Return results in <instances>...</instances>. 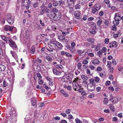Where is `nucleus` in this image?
Returning a JSON list of instances; mask_svg holds the SVG:
<instances>
[{
	"label": "nucleus",
	"instance_id": "38",
	"mask_svg": "<svg viewBox=\"0 0 123 123\" xmlns=\"http://www.w3.org/2000/svg\"><path fill=\"white\" fill-rule=\"evenodd\" d=\"M81 7V6L80 4H78L75 6V8L76 9H80Z\"/></svg>",
	"mask_w": 123,
	"mask_h": 123
},
{
	"label": "nucleus",
	"instance_id": "62",
	"mask_svg": "<svg viewBox=\"0 0 123 123\" xmlns=\"http://www.w3.org/2000/svg\"><path fill=\"white\" fill-rule=\"evenodd\" d=\"M43 86L46 90H48L49 89V87L46 86L45 84H44L43 85Z\"/></svg>",
	"mask_w": 123,
	"mask_h": 123
},
{
	"label": "nucleus",
	"instance_id": "46",
	"mask_svg": "<svg viewBox=\"0 0 123 123\" xmlns=\"http://www.w3.org/2000/svg\"><path fill=\"white\" fill-rule=\"evenodd\" d=\"M37 77H38L39 79H41L42 78V76H41V74L39 73H38L37 74Z\"/></svg>",
	"mask_w": 123,
	"mask_h": 123
},
{
	"label": "nucleus",
	"instance_id": "15",
	"mask_svg": "<svg viewBox=\"0 0 123 123\" xmlns=\"http://www.w3.org/2000/svg\"><path fill=\"white\" fill-rule=\"evenodd\" d=\"M115 20L113 21V24L116 25H117L119 23V21L121 20V18H114Z\"/></svg>",
	"mask_w": 123,
	"mask_h": 123
},
{
	"label": "nucleus",
	"instance_id": "31",
	"mask_svg": "<svg viewBox=\"0 0 123 123\" xmlns=\"http://www.w3.org/2000/svg\"><path fill=\"white\" fill-rule=\"evenodd\" d=\"M117 42L116 41H114V42H113L111 44V45H110L109 46V47L110 48H111V47H116L117 46H116V44Z\"/></svg>",
	"mask_w": 123,
	"mask_h": 123
},
{
	"label": "nucleus",
	"instance_id": "29",
	"mask_svg": "<svg viewBox=\"0 0 123 123\" xmlns=\"http://www.w3.org/2000/svg\"><path fill=\"white\" fill-rule=\"evenodd\" d=\"M121 18L119 12L116 13L115 15L114 18Z\"/></svg>",
	"mask_w": 123,
	"mask_h": 123
},
{
	"label": "nucleus",
	"instance_id": "54",
	"mask_svg": "<svg viewBox=\"0 0 123 123\" xmlns=\"http://www.w3.org/2000/svg\"><path fill=\"white\" fill-rule=\"evenodd\" d=\"M112 29L114 31H115L116 30L117 28L115 25H114L112 27Z\"/></svg>",
	"mask_w": 123,
	"mask_h": 123
},
{
	"label": "nucleus",
	"instance_id": "6",
	"mask_svg": "<svg viewBox=\"0 0 123 123\" xmlns=\"http://www.w3.org/2000/svg\"><path fill=\"white\" fill-rule=\"evenodd\" d=\"M50 18L55 20L57 21L60 19V16L58 14L52 13L51 15Z\"/></svg>",
	"mask_w": 123,
	"mask_h": 123
},
{
	"label": "nucleus",
	"instance_id": "13",
	"mask_svg": "<svg viewBox=\"0 0 123 123\" xmlns=\"http://www.w3.org/2000/svg\"><path fill=\"white\" fill-rule=\"evenodd\" d=\"M77 52L79 55L82 56V57L85 56L86 53L84 50L82 51L80 50H78Z\"/></svg>",
	"mask_w": 123,
	"mask_h": 123
},
{
	"label": "nucleus",
	"instance_id": "45",
	"mask_svg": "<svg viewBox=\"0 0 123 123\" xmlns=\"http://www.w3.org/2000/svg\"><path fill=\"white\" fill-rule=\"evenodd\" d=\"M51 28L52 29L55 31L57 29V28L55 25L52 26L51 27Z\"/></svg>",
	"mask_w": 123,
	"mask_h": 123
},
{
	"label": "nucleus",
	"instance_id": "48",
	"mask_svg": "<svg viewBox=\"0 0 123 123\" xmlns=\"http://www.w3.org/2000/svg\"><path fill=\"white\" fill-rule=\"evenodd\" d=\"M75 121L76 123H82V121L78 118H77L75 119Z\"/></svg>",
	"mask_w": 123,
	"mask_h": 123
},
{
	"label": "nucleus",
	"instance_id": "22",
	"mask_svg": "<svg viewBox=\"0 0 123 123\" xmlns=\"http://www.w3.org/2000/svg\"><path fill=\"white\" fill-rule=\"evenodd\" d=\"M81 86H80L79 85H78L77 86L76 84H75L74 85V86L73 88L74 89V90L75 91H78V89L80 88L81 87Z\"/></svg>",
	"mask_w": 123,
	"mask_h": 123
},
{
	"label": "nucleus",
	"instance_id": "41",
	"mask_svg": "<svg viewBox=\"0 0 123 123\" xmlns=\"http://www.w3.org/2000/svg\"><path fill=\"white\" fill-rule=\"evenodd\" d=\"M102 52L100 50H99L97 53L99 57H101L102 56Z\"/></svg>",
	"mask_w": 123,
	"mask_h": 123
},
{
	"label": "nucleus",
	"instance_id": "63",
	"mask_svg": "<svg viewBox=\"0 0 123 123\" xmlns=\"http://www.w3.org/2000/svg\"><path fill=\"white\" fill-rule=\"evenodd\" d=\"M97 69L98 71H101L102 70V68L101 67L98 66L97 68Z\"/></svg>",
	"mask_w": 123,
	"mask_h": 123
},
{
	"label": "nucleus",
	"instance_id": "57",
	"mask_svg": "<svg viewBox=\"0 0 123 123\" xmlns=\"http://www.w3.org/2000/svg\"><path fill=\"white\" fill-rule=\"evenodd\" d=\"M88 63V62L86 60H85L83 61L82 63L84 64H86Z\"/></svg>",
	"mask_w": 123,
	"mask_h": 123
},
{
	"label": "nucleus",
	"instance_id": "30",
	"mask_svg": "<svg viewBox=\"0 0 123 123\" xmlns=\"http://www.w3.org/2000/svg\"><path fill=\"white\" fill-rule=\"evenodd\" d=\"M27 4L25 6V7L27 9H28L29 7L30 6H31V2L30 1H28L27 2Z\"/></svg>",
	"mask_w": 123,
	"mask_h": 123
},
{
	"label": "nucleus",
	"instance_id": "47",
	"mask_svg": "<svg viewBox=\"0 0 123 123\" xmlns=\"http://www.w3.org/2000/svg\"><path fill=\"white\" fill-rule=\"evenodd\" d=\"M87 55L91 57H92L94 56V54L92 53H87Z\"/></svg>",
	"mask_w": 123,
	"mask_h": 123
},
{
	"label": "nucleus",
	"instance_id": "42",
	"mask_svg": "<svg viewBox=\"0 0 123 123\" xmlns=\"http://www.w3.org/2000/svg\"><path fill=\"white\" fill-rule=\"evenodd\" d=\"M65 55L67 57H71L72 56V55L69 53L66 52Z\"/></svg>",
	"mask_w": 123,
	"mask_h": 123
},
{
	"label": "nucleus",
	"instance_id": "26",
	"mask_svg": "<svg viewBox=\"0 0 123 123\" xmlns=\"http://www.w3.org/2000/svg\"><path fill=\"white\" fill-rule=\"evenodd\" d=\"M52 11L54 12L53 13H56L59 14V11L57 10L56 8H53L52 9Z\"/></svg>",
	"mask_w": 123,
	"mask_h": 123
},
{
	"label": "nucleus",
	"instance_id": "40",
	"mask_svg": "<svg viewBox=\"0 0 123 123\" xmlns=\"http://www.w3.org/2000/svg\"><path fill=\"white\" fill-rule=\"evenodd\" d=\"M25 81L24 79H23L21 82L20 83V85L21 86H24L25 84Z\"/></svg>",
	"mask_w": 123,
	"mask_h": 123
},
{
	"label": "nucleus",
	"instance_id": "4",
	"mask_svg": "<svg viewBox=\"0 0 123 123\" xmlns=\"http://www.w3.org/2000/svg\"><path fill=\"white\" fill-rule=\"evenodd\" d=\"M100 8V5L99 4H96L92 7V12L93 14H95L97 11L99 10Z\"/></svg>",
	"mask_w": 123,
	"mask_h": 123
},
{
	"label": "nucleus",
	"instance_id": "5",
	"mask_svg": "<svg viewBox=\"0 0 123 123\" xmlns=\"http://www.w3.org/2000/svg\"><path fill=\"white\" fill-rule=\"evenodd\" d=\"M49 11V10L47 7L45 6H42L41 7L40 13V15H43L46 12H47Z\"/></svg>",
	"mask_w": 123,
	"mask_h": 123
},
{
	"label": "nucleus",
	"instance_id": "9",
	"mask_svg": "<svg viewBox=\"0 0 123 123\" xmlns=\"http://www.w3.org/2000/svg\"><path fill=\"white\" fill-rule=\"evenodd\" d=\"M87 90L88 91L92 92L95 89V86L91 84H88L87 86Z\"/></svg>",
	"mask_w": 123,
	"mask_h": 123
},
{
	"label": "nucleus",
	"instance_id": "27",
	"mask_svg": "<svg viewBox=\"0 0 123 123\" xmlns=\"http://www.w3.org/2000/svg\"><path fill=\"white\" fill-rule=\"evenodd\" d=\"M68 77L64 76L62 78V80L64 82H67V80H69V78H68Z\"/></svg>",
	"mask_w": 123,
	"mask_h": 123
},
{
	"label": "nucleus",
	"instance_id": "52",
	"mask_svg": "<svg viewBox=\"0 0 123 123\" xmlns=\"http://www.w3.org/2000/svg\"><path fill=\"white\" fill-rule=\"evenodd\" d=\"M123 67L121 65H119L118 67V70L120 71H121L123 69Z\"/></svg>",
	"mask_w": 123,
	"mask_h": 123
},
{
	"label": "nucleus",
	"instance_id": "7",
	"mask_svg": "<svg viewBox=\"0 0 123 123\" xmlns=\"http://www.w3.org/2000/svg\"><path fill=\"white\" fill-rule=\"evenodd\" d=\"M74 18L76 19H80L81 18V13L80 11H76L74 13Z\"/></svg>",
	"mask_w": 123,
	"mask_h": 123
},
{
	"label": "nucleus",
	"instance_id": "55",
	"mask_svg": "<svg viewBox=\"0 0 123 123\" xmlns=\"http://www.w3.org/2000/svg\"><path fill=\"white\" fill-rule=\"evenodd\" d=\"M100 80V79L99 78L97 77H96L94 79L95 81L97 82H98Z\"/></svg>",
	"mask_w": 123,
	"mask_h": 123
},
{
	"label": "nucleus",
	"instance_id": "56",
	"mask_svg": "<svg viewBox=\"0 0 123 123\" xmlns=\"http://www.w3.org/2000/svg\"><path fill=\"white\" fill-rule=\"evenodd\" d=\"M109 107L112 111H114V106L110 105L109 106Z\"/></svg>",
	"mask_w": 123,
	"mask_h": 123
},
{
	"label": "nucleus",
	"instance_id": "19",
	"mask_svg": "<svg viewBox=\"0 0 123 123\" xmlns=\"http://www.w3.org/2000/svg\"><path fill=\"white\" fill-rule=\"evenodd\" d=\"M67 48L68 49L72 52H74L75 50V48L74 47H72L69 45L67 46Z\"/></svg>",
	"mask_w": 123,
	"mask_h": 123
},
{
	"label": "nucleus",
	"instance_id": "34",
	"mask_svg": "<svg viewBox=\"0 0 123 123\" xmlns=\"http://www.w3.org/2000/svg\"><path fill=\"white\" fill-rule=\"evenodd\" d=\"M64 87L65 88H67V90L69 91H71V90L72 87L71 86H67L66 85H64Z\"/></svg>",
	"mask_w": 123,
	"mask_h": 123
},
{
	"label": "nucleus",
	"instance_id": "10",
	"mask_svg": "<svg viewBox=\"0 0 123 123\" xmlns=\"http://www.w3.org/2000/svg\"><path fill=\"white\" fill-rule=\"evenodd\" d=\"M121 98L118 96H116L113 97L112 99L111 102L114 104H115L118 103L120 100Z\"/></svg>",
	"mask_w": 123,
	"mask_h": 123
},
{
	"label": "nucleus",
	"instance_id": "32",
	"mask_svg": "<svg viewBox=\"0 0 123 123\" xmlns=\"http://www.w3.org/2000/svg\"><path fill=\"white\" fill-rule=\"evenodd\" d=\"M89 31L91 33L93 34H95L96 33V31L94 29L92 28L90 29Z\"/></svg>",
	"mask_w": 123,
	"mask_h": 123
},
{
	"label": "nucleus",
	"instance_id": "8",
	"mask_svg": "<svg viewBox=\"0 0 123 123\" xmlns=\"http://www.w3.org/2000/svg\"><path fill=\"white\" fill-rule=\"evenodd\" d=\"M14 27L13 26H11L8 25H6L4 27V29L6 31H9L11 32L13 31V29Z\"/></svg>",
	"mask_w": 123,
	"mask_h": 123
},
{
	"label": "nucleus",
	"instance_id": "35",
	"mask_svg": "<svg viewBox=\"0 0 123 123\" xmlns=\"http://www.w3.org/2000/svg\"><path fill=\"white\" fill-rule=\"evenodd\" d=\"M87 40L89 42L91 43L92 44H94V40L92 38H89L87 39Z\"/></svg>",
	"mask_w": 123,
	"mask_h": 123
},
{
	"label": "nucleus",
	"instance_id": "3",
	"mask_svg": "<svg viewBox=\"0 0 123 123\" xmlns=\"http://www.w3.org/2000/svg\"><path fill=\"white\" fill-rule=\"evenodd\" d=\"M51 43L55 45V47L56 48V47L58 50L62 49L63 47V46L61 43L56 41H52Z\"/></svg>",
	"mask_w": 123,
	"mask_h": 123
},
{
	"label": "nucleus",
	"instance_id": "28",
	"mask_svg": "<svg viewBox=\"0 0 123 123\" xmlns=\"http://www.w3.org/2000/svg\"><path fill=\"white\" fill-rule=\"evenodd\" d=\"M35 51V48L34 46H32L31 48V49L30 50V52L32 54H34Z\"/></svg>",
	"mask_w": 123,
	"mask_h": 123
},
{
	"label": "nucleus",
	"instance_id": "18",
	"mask_svg": "<svg viewBox=\"0 0 123 123\" xmlns=\"http://www.w3.org/2000/svg\"><path fill=\"white\" fill-rule=\"evenodd\" d=\"M67 3L70 5H74V2L76 0H66Z\"/></svg>",
	"mask_w": 123,
	"mask_h": 123
},
{
	"label": "nucleus",
	"instance_id": "24",
	"mask_svg": "<svg viewBox=\"0 0 123 123\" xmlns=\"http://www.w3.org/2000/svg\"><path fill=\"white\" fill-rule=\"evenodd\" d=\"M6 67L4 65L0 64V71H3L6 69Z\"/></svg>",
	"mask_w": 123,
	"mask_h": 123
},
{
	"label": "nucleus",
	"instance_id": "39",
	"mask_svg": "<svg viewBox=\"0 0 123 123\" xmlns=\"http://www.w3.org/2000/svg\"><path fill=\"white\" fill-rule=\"evenodd\" d=\"M100 44H98L97 45H96V48H95V49L96 50L98 51L100 49Z\"/></svg>",
	"mask_w": 123,
	"mask_h": 123
},
{
	"label": "nucleus",
	"instance_id": "51",
	"mask_svg": "<svg viewBox=\"0 0 123 123\" xmlns=\"http://www.w3.org/2000/svg\"><path fill=\"white\" fill-rule=\"evenodd\" d=\"M108 100L107 98H105L104 101V103L105 104H106L108 102Z\"/></svg>",
	"mask_w": 123,
	"mask_h": 123
},
{
	"label": "nucleus",
	"instance_id": "25",
	"mask_svg": "<svg viewBox=\"0 0 123 123\" xmlns=\"http://www.w3.org/2000/svg\"><path fill=\"white\" fill-rule=\"evenodd\" d=\"M58 4V2L56 0L54 1L53 3V6L55 7L57 6Z\"/></svg>",
	"mask_w": 123,
	"mask_h": 123
},
{
	"label": "nucleus",
	"instance_id": "17",
	"mask_svg": "<svg viewBox=\"0 0 123 123\" xmlns=\"http://www.w3.org/2000/svg\"><path fill=\"white\" fill-rule=\"evenodd\" d=\"M53 71L54 74L56 75H60L61 74V72L58 71L55 69H53Z\"/></svg>",
	"mask_w": 123,
	"mask_h": 123
},
{
	"label": "nucleus",
	"instance_id": "37",
	"mask_svg": "<svg viewBox=\"0 0 123 123\" xmlns=\"http://www.w3.org/2000/svg\"><path fill=\"white\" fill-rule=\"evenodd\" d=\"M46 59L47 60L49 61H51L52 60V58L49 56H46Z\"/></svg>",
	"mask_w": 123,
	"mask_h": 123
},
{
	"label": "nucleus",
	"instance_id": "16",
	"mask_svg": "<svg viewBox=\"0 0 123 123\" xmlns=\"http://www.w3.org/2000/svg\"><path fill=\"white\" fill-rule=\"evenodd\" d=\"M58 39L60 40L63 43L67 41V39L65 38V37L62 35H60L58 37Z\"/></svg>",
	"mask_w": 123,
	"mask_h": 123
},
{
	"label": "nucleus",
	"instance_id": "64",
	"mask_svg": "<svg viewBox=\"0 0 123 123\" xmlns=\"http://www.w3.org/2000/svg\"><path fill=\"white\" fill-rule=\"evenodd\" d=\"M38 3H37L36 2L33 5V7L34 8H36L37 7Z\"/></svg>",
	"mask_w": 123,
	"mask_h": 123
},
{
	"label": "nucleus",
	"instance_id": "23",
	"mask_svg": "<svg viewBox=\"0 0 123 123\" xmlns=\"http://www.w3.org/2000/svg\"><path fill=\"white\" fill-rule=\"evenodd\" d=\"M100 63V61L97 59H95L92 62V63L94 65L99 64Z\"/></svg>",
	"mask_w": 123,
	"mask_h": 123
},
{
	"label": "nucleus",
	"instance_id": "1",
	"mask_svg": "<svg viewBox=\"0 0 123 123\" xmlns=\"http://www.w3.org/2000/svg\"><path fill=\"white\" fill-rule=\"evenodd\" d=\"M6 21L10 25L12 24L14 22V17L9 13L7 14L5 16Z\"/></svg>",
	"mask_w": 123,
	"mask_h": 123
},
{
	"label": "nucleus",
	"instance_id": "58",
	"mask_svg": "<svg viewBox=\"0 0 123 123\" xmlns=\"http://www.w3.org/2000/svg\"><path fill=\"white\" fill-rule=\"evenodd\" d=\"M41 79H38V83L39 84H43V81L41 80Z\"/></svg>",
	"mask_w": 123,
	"mask_h": 123
},
{
	"label": "nucleus",
	"instance_id": "59",
	"mask_svg": "<svg viewBox=\"0 0 123 123\" xmlns=\"http://www.w3.org/2000/svg\"><path fill=\"white\" fill-rule=\"evenodd\" d=\"M89 68L91 70H92L94 69L95 67L93 65H90L89 66Z\"/></svg>",
	"mask_w": 123,
	"mask_h": 123
},
{
	"label": "nucleus",
	"instance_id": "60",
	"mask_svg": "<svg viewBox=\"0 0 123 123\" xmlns=\"http://www.w3.org/2000/svg\"><path fill=\"white\" fill-rule=\"evenodd\" d=\"M39 22L40 24L42 26H45L44 23L43 22H42L41 20H40Z\"/></svg>",
	"mask_w": 123,
	"mask_h": 123
},
{
	"label": "nucleus",
	"instance_id": "21",
	"mask_svg": "<svg viewBox=\"0 0 123 123\" xmlns=\"http://www.w3.org/2000/svg\"><path fill=\"white\" fill-rule=\"evenodd\" d=\"M10 53L14 58H16L17 57V55L14 51L11 50L10 51Z\"/></svg>",
	"mask_w": 123,
	"mask_h": 123
},
{
	"label": "nucleus",
	"instance_id": "33",
	"mask_svg": "<svg viewBox=\"0 0 123 123\" xmlns=\"http://www.w3.org/2000/svg\"><path fill=\"white\" fill-rule=\"evenodd\" d=\"M81 76L82 79L84 80H87L88 79V77L83 74H82Z\"/></svg>",
	"mask_w": 123,
	"mask_h": 123
},
{
	"label": "nucleus",
	"instance_id": "53",
	"mask_svg": "<svg viewBox=\"0 0 123 123\" xmlns=\"http://www.w3.org/2000/svg\"><path fill=\"white\" fill-rule=\"evenodd\" d=\"M102 23V21L101 20H98L97 22V25H98L99 26Z\"/></svg>",
	"mask_w": 123,
	"mask_h": 123
},
{
	"label": "nucleus",
	"instance_id": "44",
	"mask_svg": "<svg viewBox=\"0 0 123 123\" xmlns=\"http://www.w3.org/2000/svg\"><path fill=\"white\" fill-rule=\"evenodd\" d=\"M78 68L79 69H80L82 66V64L81 63L79 62L77 64Z\"/></svg>",
	"mask_w": 123,
	"mask_h": 123
},
{
	"label": "nucleus",
	"instance_id": "43",
	"mask_svg": "<svg viewBox=\"0 0 123 123\" xmlns=\"http://www.w3.org/2000/svg\"><path fill=\"white\" fill-rule=\"evenodd\" d=\"M107 51V48L105 47H103L101 49V51L103 53H105Z\"/></svg>",
	"mask_w": 123,
	"mask_h": 123
},
{
	"label": "nucleus",
	"instance_id": "49",
	"mask_svg": "<svg viewBox=\"0 0 123 123\" xmlns=\"http://www.w3.org/2000/svg\"><path fill=\"white\" fill-rule=\"evenodd\" d=\"M111 62L109 61H108L107 62V66L109 68H110L111 67Z\"/></svg>",
	"mask_w": 123,
	"mask_h": 123
},
{
	"label": "nucleus",
	"instance_id": "36",
	"mask_svg": "<svg viewBox=\"0 0 123 123\" xmlns=\"http://www.w3.org/2000/svg\"><path fill=\"white\" fill-rule=\"evenodd\" d=\"M3 86L5 87L8 86V83L5 80L3 81Z\"/></svg>",
	"mask_w": 123,
	"mask_h": 123
},
{
	"label": "nucleus",
	"instance_id": "12",
	"mask_svg": "<svg viewBox=\"0 0 123 123\" xmlns=\"http://www.w3.org/2000/svg\"><path fill=\"white\" fill-rule=\"evenodd\" d=\"M31 105L34 107H36L37 106V100L35 98H33L31 99Z\"/></svg>",
	"mask_w": 123,
	"mask_h": 123
},
{
	"label": "nucleus",
	"instance_id": "50",
	"mask_svg": "<svg viewBox=\"0 0 123 123\" xmlns=\"http://www.w3.org/2000/svg\"><path fill=\"white\" fill-rule=\"evenodd\" d=\"M56 67L57 68L62 69V66L60 65H57L56 66Z\"/></svg>",
	"mask_w": 123,
	"mask_h": 123
},
{
	"label": "nucleus",
	"instance_id": "14",
	"mask_svg": "<svg viewBox=\"0 0 123 123\" xmlns=\"http://www.w3.org/2000/svg\"><path fill=\"white\" fill-rule=\"evenodd\" d=\"M0 37L1 39L5 41L6 43L9 41V40L10 39L9 37H6L3 35H0Z\"/></svg>",
	"mask_w": 123,
	"mask_h": 123
},
{
	"label": "nucleus",
	"instance_id": "2",
	"mask_svg": "<svg viewBox=\"0 0 123 123\" xmlns=\"http://www.w3.org/2000/svg\"><path fill=\"white\" fill-rule=\"evenodd\" d=\"M9 44L10 46L12 49L14 50H17L18 49V47L16 44L13 41L11 38L9 40L8 43Z\"/></svg>",
	"mask_w": 123,
	"mask_h": 123
},
{
	"label": "nucleus",
	"instance_id": "61",
	"mask_svg": "<svg viewBox=\"0 0 123 123\" xmlns=\"http://www.w3.org/2000/svg\"><path fill=\"white\" fill-rule=\"evenodd\" d=\"M74 10V9L72 7H70L69 8V13H72Z\"/></svg>",
	"mask_w": 123,
	"mask_h": 123
},
{
	"label": "nucleus",
	"instance_id": "20",
	"mask_svg": "<svg viewBox=\"0 0 123 123\" xmlns=\"http://www.w3.org/2000/svg\"><path fill=\"white\" fill-rule=\"evenodd\" d=\"M61 93L63 95L66 97H68L69 96L68 94L65 92L64 91L62 90L61 91Z\"/></svg>",
	"mask_w": 123,
	"mask_h": 123
},
{
	"label": "nucleus",
	"instance_id": "11",
	"mask_svg": "<svg viewBox=\"0 0 123 123\" xmlns=\"http://www.w3.org/2000/svg\"><path fill=\"white\" fill-rule=\"evenodd\" d=\"M53 44L51 43V44H49L48 45V46L49 48H47V50L48 51L50 52H53L54 50H55V49L54 47Z\"/></svg>",
	"mask_w": 123,
	"mask_h": 123
}]
</instances>
